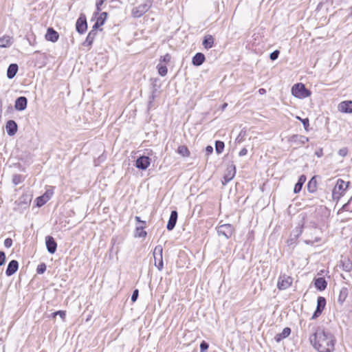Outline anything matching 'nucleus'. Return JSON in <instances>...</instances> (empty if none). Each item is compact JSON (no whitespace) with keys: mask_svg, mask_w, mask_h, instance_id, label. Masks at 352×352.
<instances>
[{"mask_svg":"<svg viewBox=\"0 0 352 352\" xmlns=\"http://www.w3.org/2000/svg\"><path fill=\"white\" fill-rule=\"evenodd\" d=\"M309 340L318 352H332L334 350L333 336L321 328H318L309 337Z\"/></svg>","mask_w":352,"mask_h":352,"instance_id":"obj_1","label":"nucleus"},{"mask_svg":"<svg viewBox=\"0 0 352 352\" xmlns=\"http://www.w3.org/2000/svg\"><path fill=\"white\" fill-rule=\"evenodd\" d=\"M292 94L296 98L302 99L309 97L311 91L302 83H297L292 87Z\"/></svg>","mask_w":352,"mask_h":352,"instance_id":"obj_2","label":"nucleus"},{"mask_svg":"<svg viewBox=\"0 0 352 352\" xmlns=\"http://www.w3.org/2000/svg\"><path fill=\"white\" fill-rule=\"evenodd\" d=\"M349 186V182L339 179L332 190V197L333 199H339L342 196Z\"/></svg>","mask_w":352,"mask_h":352,"instance_id":"obj_3","label":"nucleus"},{"mask_svg":"<svg viewBox=\"0 0 352 352\" xmlns=\"http://www.w3.org/2000/svg\"><path fill=\"white\" fill-rule=\"evenodd\" d=\"M153 1L151 0H146L143 3L140 5L138 7L134 8L132 10V16L135 18H139L142 16L144 13H146L149 8L151 7Z\"/></svg>","mask_w":352,"mask_h":352,"instance_id":"obj_4","label":"nucleus"},{"mask_svg":"<svg viewBox=\"0 0 352 352\" xmlns=\"http://www.w3.org/2000/svg\"><path fill=\"white\" fill-rule=\"evenodd\" d=\"M162 252L163 248L161 245H157L153 251L155 265L160 271H161L163 269L164 266Z\"/></svg>","mask_w":352,"mask_h":352,"instance_id":"obj_5","label":"nucleus"},{"mask_svg":"<svg viewBox=\"0 0 352 352\" xmlns=\"http://www.w3.org/2000/svg\"><path fill=\"white\" fill-rule=\"evenodd\" d=\"M293 282V278L286 274H281L278 280L277 287L280 290L289 288Z\"/></svg>","mask_w":352,"mask_h":352,"instance_id":"obj_6","label":"nucleus"},{"mask_svg":"<svg viewBox=\"0 0 352 352\" xmlns=\"http://www.w3.org/2000/svg\"><path fill=\"white\" fill-rule=\"evenodd\" d=\"M219 235L225 236L226 239H229L234 233V228L231 224H223L217 228Z\"/></svg>","mask_w":352,"mask_h":352,"instance_id":"obj_7","label":"nucleus"},{"mask_svg":"<svg viewBox=\"0 0 352 352\" xmlns=\"http://www.w3.org/2000/svg\"><path fill=\"white\" fill-rule=\"evenodd\" d=\"M325 305L326 299L322 296H319L317 300V307L313 316H311V319H316L318 318L322 312Z\"/></svg>","mask_w":352,"mask_h":352,"instance_id":"obj_8","label":"nucleus"},{"mask_svg":"<svg viewBox=\"0 0 352 352\" xmlns=\"http://www.w3.org/2000/svg\"><path fill=\"white\" fill-rule=\"evenodd\" d=\"M151 164V159L148 156H140L135 161V166L140 170H146Z\"/></svg>","mask_w":352,"mask_h":352,"instance_id":"obj_9","label":"nucleus"},{"mask_svg":"<svg viewBox=\"0 0 352 352\" xmlns=\"http://www.w3.org/2000/svg\"><path fill=\"white\" fill-rule=\"evenodd\" d=\"M87 24L86 16L84 14H80L76 23V30L80 33L82 34L87 30Z\"/></svg>","mask_w":352,"mask_h":352,"instance_id":"obj_10","label":"nucleus"},{"mask_svg":"<svg viewBox=\"0 0 352 352\" xmlns=\"http://www.w3.org/2000/svg\"><path fill=\"white\" fill-rule=\"evenodd\" d=\"M236 174V169L234 165L232 164L228 166L226 169V173L223 177V180L222 183L223 185L228 184L230 181H231Z\"/></svg>","mask_w":352,"mask_h":352,"instance_id":"obj_11","label":"nucleus"},{"mask_svg":"<svg viewBox=\"0 0 352 352\" xmlns=\"http://www.w3.org/2000/svg\"><path fill=\"white\" fill-rule=\"evenodd\" d=\"M309 141V138L302 135H293L289 138V142L296 144V146H300Z\"/></svg>","mask_w":352,"mask_h":352,"instance_id":"obj_12","label":"nucleus"},{"mask_svg":"<svg viewBox=\"0 0 352 352\" xmlns=\"http://www.w3.org/2000/svg\"><path fill=\"white\" fill-rule=\"evenodd\" d=\"M339 111L346 113H352V100L341 102L338 107Z\"/></svg>","mask_w":352,"mask_h":352,"instance_id":"obj_13","label":"nucleus"},{"mask_svg":"<svg viewBox=\"0 0 352 352\" xmlns=\"http://www.w3.org/2000/svg\"><path fill=\"white\" fill-rule=\"evenodd\" d=\"M45 244L47 251L50 254H54L56 252L57 243L52 236H47L45 237Z\"/></svg>","mask_w":352,"mask_h":352,"instance_id":"obj_14","label":"nucleus"},{"mask_svg":"<svg viewBox=\"0 0 352 352\" xmlns=\"http://www.w3.org/2000/svg\"><path fill=\"white\" fill-rule=\"evenodd\" d=\"M19 263L16 260H12L7 267L6 274L8 276H10L14 274L18 270Z\"/></svg>","mask_w":352,"mask_h":352,"instance_id":"obj_15","label":"nucleus"},{"mask_svg":"<svg viewBox=\"0 0 352 352\" xmlns=\"http://www.w3.org/2000/svg\"><path fill=\"white\" fill-rule=\"evenodd\" d=\"M27 98L24 96H21L16 100L14 108L18 111H23L27 107Z\"/></svg>","mask_w":352,"mask_h":352,"instance_id":"obj_16","label":"nucleus"},{"mask_svg":"<svg viewBox=\"0 0 352 352\" xmlns=\"http://www.w3.org/2000/svg\"><path fill=\"white\" fill-rule=\"evenodd\" d=\"M177 212L176 210H173L170 213V216L169 217L166 228L168 230H172L177 223Z\"/></svg>","mask_w":352,"mask_h":352,"instance_id":"obj_17","label":"nucleus"},{"mask_svg":"<svg viewBox=\"0 0 352 352\" xmlns=\"http://www.w3.org/2000/svg\"><path fill=\"white\" fill-rule=\"evenodd\" d=\"M17 124L14 120H8L6 123V131L9 135H14L17 131Z\"/></svg>","mask_w":352,"mask_h":352,"instance_id":"obj_18","label":"nucleus"},{"mask_svg":"<svg viewBox=\"0 0 352 352\" xmlns=\"http://www.w3.org/2000/svg\"><path fill=\"white\" fill-rule=\"evenodd\" d=\"M58 34L53 28H49L45 34V38L47 41L51 42H56L58 38Z\"/></svg>","mask_w":352,"mask_h":352,"instance_id":"obj_19","label":"nucleus"},{"mask_svg":"<svg viewBox=\"0 0 352 352\" xmlns=\"http://www.w3.org/2000/svg\"><path fill=\"white\" fill-rule=\"evenodd\" d=\"M205 61V56L204 54L198 52L197 53L192 59V63L195 66H200Z\"/></svg>","mask_w":352,"mask_h":352,"instance_id":"obj_20","label":"nucleus"},{"mask_svg":"<svg viewBox=\"0 0 352 352\" xmlns=\"http://www.w3.org/2000/svg\"><path fill=\"white\" fill-rule=\"evenodd\" d=\"M18 69H19V67H18L17 64H16V63L10 64L7 70V77L9 79L13 78L16 76V74L18 72Z\"/></svg>","mask_w":352,"mask_h":352,"instance_id":"obj_21","label":"nucleus"},{"mask_svg":"<svg viewBox=\"0 0 352 352\" xmlns=\"http://www.w3.org/2000/svg\"><path fill=\"white\" fill-rule=\"evenodd\" d=\"M291 333V329L289 327H285L283 329L281 333H278L274 337V339L276 342H279L283 339L288 337L289 334Z\"/></svg>","mask_w":352,"mask_h":352,"instance_id":"obj_22","label":"nucleus"},{"mask_svg":"<svg viewBox=\"0 0 352 352\" xmlns=\"http://www.w3.org/2000/svg\"><path fill=\"white\" fill-rule=\"evenodd\" d=\"M305 181H306L305 175H300L298 179V182L296 184V185L294 186V193H298L301 190L302 185L304 184Z\"/></svg>","mask_w":352,"mask_h":352,"instance_id":"obj_23","label":"nucleus"},{"mask_svg":"<svg viewBox=\"0 0 352 352\" xmlns=\"http://www.w3.org/2000/svg\"><path fill=\"white\" fill-rule=\"evenodd\" d=\"M314 284H315L316 287L320 291L324 290L326 289L327 285L326 280L323 278H316L315 280Z\"/></svg>","mask_w":352,"mask_h":352,"instance_id":"obj_24","label":"nucleus"},{"mask_svg":"<svg viewBox=\"0 0 352 352\" xmlns=\"http://www.w3.org/2000/svg\"><path fill=\"white\" fill-rule=\"evenodd\" d=\"M347 295H348L347 289L342 288L340 292V294H339V296L338 298V302L340 304H342L344 302V301L346 300Z\"/></svg>","mask_w":352,"mask_h":352,"instance_id":"obj_25","label":"nucleus"},{"mask_svg":"<svg viewBox=\"0 0 352 352\" xmlns=\"http://www.w3.org/2000/svg\"><path fill=\"white\" fill-rule=\"evenodd\" d=\"M177 153L183 157H188L190 155V151L188 148L184 145H182L178 147Z\"/></svg>","mask_w":352,"mask_h":352,"instance_id":"obj_26","label":"nucleus"},{"mask_svg":"<svg viewBox=\"0 0 352 352\" xmlns=\"http://www.w3.org/2000/svg\"><path fill=\"white\" fill-rule=\"evenodd\" d=\"M316 180L315 177H312L307 184V189L309 192H314L316 190Z\"/></svg>","mask_w":352,"mask_h":352,"instance_id":"obj_27","label":"nucleus"},{"mask_svg":"<svg viewBox=\"0 0 352 352\" xmlns=\"http://www.w3.org/2000/svg\"><path fill=\"white\" fill-rule=\"evenodd\" d=\"M144 225L137 227L135 230V236L136 237H146L147 233L144 230Z\"/></svg>","mask_w":352,"mask_h":352,"instance_id":"obj_28","label":"nucleus"},{"mask_svg":"<svg viewBox=\"0 0 352 352\" xmlns=\"http://www.w3.org/2000/svg\"><path fill=\"white\" fill-rule=\"evenodd\" d=\"M24 180V177H23L21 175L15 174L13 175L12 177V183L14 185H18L21 183H22Z\"/></svg>","mask_w":352,"mask_h":352,"instance_id":"obj_29","label":"nucleus"},{"mask_svg":"<svg viewBox=\"0 0 352 352\" xmlns=\"http://www.w3.org/2000/svg\"><path fill=\"white\" fill-rule=\"evenodd\" d=\"M224 148V142L221 141H216L215 142V151L218 154L223 152Z\"/></svg>","mask_w":352,"mask_h":352,"instance_id":"obj_30","label":"nucleus"},{"mask_svg":"<svg viewBox=\"0 0 352 352\" xmlns=\"http://www.w3.org/2000/svg\"><path fill=\"white\" fill-rule=\"evenodd\" d=\"M158 74L161 76H165L167 74L168 69L166 66L159 64L157 66Z\"/></svg>","mask_w":352,"mask_h":352,"instance_id":"obj_31","label":"nucleus"},{"mask_svg":"<svg viewBox=\"0 0 352 352\" xmlns=\"http://www.w3.org/2000/svg\"><path fill=\"white\" fill-rule=\"evenodd\" d=\"M96 33H97V31H96L95 30H91L87 37V39H86V41L88 42V44H91L94 41V39L96 35Z\"/></svg>","mask_w":352,"mask_h":352,"instance_id":"obj_32","label":"nucleus"},{"mask_svg":"<svg viewBox=\"0 0 352 352\" xmlns=\"http://www.w3.org/2000/svg\"><path fill=\"white\" fill-rule=\"evenodd\" d=\"M15 204L19 207L22 208H28L29 206V201L25 200H22V197H21L19 200L16 201Z\"/></svg>","mask_w":352,"mask_h":352,"instance_id":"obj_33","label":"nucleus"},{"mask_svg":"<svg viewBox=\"0 0 352 352\" xmlns=\"http://www.w3.org/2000/svg\"><path fill=\"white\" fill-rule=\"evenodd\" d=\"M48 200L43 195L36 198V205L38 207L43 206Z\"/></svg>","mask_w":352,"mask_h":352,"instance_id":"obj_34","label":"nucleus"},{"mask_svg":"<svg viewBox=\"0 0 352 352\" xmlns=\"http://www.w3.org/2000/svg\"><path fill=\"white\" fill-rule=\"evenodd\" d=\"M54 194V187L50 186L45 192L43 195L49 201Z\"/></svg>","mask_w":352,"mask_h":352,"instance_id":"obj_35","label":"nucleus"},{"mask_svg":"<svg viewBox=\"0 0 352 352\" xmlns=\"http://www.w3.org/2000/svg\"><path fill=\"white\" fill-rule=\"evenodd\" d=\"M296 119L299 120L300 121H301V123H302L303 124V126L305 128V129L306 131H308V128L309 126V119L308 118H305V119H302L299 116H296Z\"/></svg>","mask_w":352,"mask_h":352,"instance_id":"obj_36","label":"nucleus"},{"mask_svg":"<svg viewBox=\"0 0 352 352\" xmlns=\"http://www.w3.org/2000/svg\"><path fill=\"white\" fill-rule=\"evenodd\" d=\"M107 17V12H102L100 14V16L98 17L96 21H98L99 23L103 25Z\"/></svg>","mask_w":352,"mask_h":352,"instance_id":"obj_37","label":"nucleus"},{"mask_svg":"<svg viewBox=\"0 0 352 352\" xmlns=\"http://www.w3.org/2000/svg\"><path fill=\"white\" fill-rule=\"evenodd\" d=\"M214 38L211 35H206L202 42V44H213Z\"/></svg>","mask_w":352,"mask_h":352,"instance_id":"obj_38","label":"nucleus"},{"mask_svg":"<svg viewBox=\"0 0 352 352\" xmlns=\"http://www.w3.org/2000/svg\"><path fill=\"white\" fill-rule=\"evenodd\" d=\"M46 270V265L45 263H41L36 268V272L39 274H43Z\"/></svg>","mask_w":352,"mask_h":352,"instance_id":"obj_39","label":"nucleus"},{"mask_svg":"<svg viewBox=\"0 0 352 352\" xmlns=\"http://www.w3.org/2000/svg\"><path fill=\"white\" fill-rule=\"evenodd\" d=\"M170 59H171L170 55L169 54H166L164 56H161L160 60V62H164V63H168L170 61Z\"/></svg>","mask_w":352,"mask_h":352,"instance_id":"obj_40","label":"nucleus"},{"mask_svg":"<svg viewBox=\"0 0 352 352\" xmlns=\"http://www.w3.org/2000/svg\"><path fill=\"white\" fill-rule=\"evenodd\" d=\"M280 54L279 50H275L273 52H272L270 55V58L272 60H275L278 58V55Z\"/></svg>","mask_w":352,"mask_h":352,"instance_id":"obj_41","label":"nucleus"},{"mask_svg":"<svg viewBox=\"0 0 352 352\" xmlns=\"http://www.w3.org/2000/svg\"><path fill=\"white\" fill-rule=\"evenodd\" d=\"M343 268L345 271L350 272L352 270V263L348 261L346 263H343Z\"/></svg>","mask_w":352,"mask_h":352,"instance_id":"obj_42","label":"nucleus"},{"mask_svg":"<svg viewBox=\"0 0 352 352\" xmlns=\"http://www.w3.org/2000/svg\"><path fill=\"white\" fill-rule=\"evenodd\" d=\"M208 347H209L208 344L206 342H205V341H202V342L200 344V351H201V352L206 351L208 349Z\"/></svg>","mask_w":352,"mask_h":352,"instance_id":"obj_43","label":"nucleus"},{"mask_svg":"<svg viewBox=\"0 0 352 352\" xmlns=\"http://www.w3.org/2000/svg\"><path fill=\"white\" fill-rule=\"evenodd\" d=\"M106 0H98L96 1V10H97V14L101 10V6H102V4L104 3V2Z\"/></svg>","mask_w":352,"mask_h":352,"instance_id":"obj_44","label":"nucleus"},{"mask_svg":"<svg viewBox=\"0 0 352 352\" xmlns=\"http://www.w3.org/2000/svg\"><path fill=\"white\" fill-rule=\"evenodd\" d=\"M11 43L10 36H3L0 38V44H9Z\"/></svg>","mask_w":352,"mask_h":352,"instance_id":"obj_45","label":"nucleus"},{"mask_svg":"<svg viewBox=\"0 0 352 352\" xmlns=\"http://www.w3.org/2000/svg\"><path fill=\"white\" fill-rule=\"evenodd\" d=\"M347 153H348V149L347 148H342L339 150L338 151V154L342 156V157H344L347 155Z\"/></svg>","mask_w":352,"mask_h":352,"instance_id":"obj_46","label":"nucleus"},{"mask_svg":"<svg viewBox=\"0 0 352 352\" xmlns=\"http://www.w3.org/2000/svg\"><path fill=\"white\" fill-rule=\"evenodd\" d=\"M6 261V254L3 252L0 251V266L3 265Z\"/></svg>","mask_w":352,"mask_h":352,"instance_id":"obj_47","label":"nucleus"},{"mask_svg":"<svg viewBox=\"0 0 352 352\" xmlns=\"http://www.w3.org/2000/svg\"><path fill=\"white\" fill-rule=\"evenodd\" d=\"M59 316L60 318H64L65 317V312L63 311H58L53 313V317Z\"/></svg>","mask_w":352,"mask_h":352,"instance_id":"obj_48","label":"nucleus"},{"mask_svg":"<svg viewBox=\"0 0 352 352\" xmlns=\"http://www.w3.org/2000/svg\"><path fill=\"white\" fill-rule=\"evenodd\" d=\"M12 240L10 239V238H7L5 241H4V245L5 247L9 248L12 246Z\"/></svg>","mask_w":352,"mask_h":352,"instance_id":"obj_49","label":"nucleus"},{"mask_svg":"<svg viewBox=\"0 0 352 352\" xmlns=\"http://www.w3.org/2000/svg\"><path fill=\"white\" fill-rule=\"evenodd\" d=\"M138 293H139V292H138V289H135V290L133 291V294H132V296H131V300H132L133 302H135V301H136V300H137L138 297Z\"/></svg>","mask_w":352,"mask_h":352,"instance_id":"obj_50","label":"nucleus"},{"mask_svg":"<svg viewBox=\"0 0 352 352\" xmlns=\"http://www.w3.org/2000/svg\"><path fill=\"white\" fill-rule=\"evenodd\" d=\"M213 152V148L212 146H207L206 148V153L207 155H210Z\"/></svg>","mask_w":352,"mask_h":352,"instance_id":"obj_51","label":"nucleus"},{"mask_svg":"<svg viewBox=\"0 0 352 352\" xmlns=\"http://www.w3.org/2000/svg\"><path fill=\"white\" fill-rule=\"evenodd\" d=\"M102 25V24L99 23L98 21H96L92 27V30H95L96 31L98 30V29Z\"/></svg>","mask_w":352,"mask_h":352,"instance_id":"obj_52","label":"nucleus"},{"mask_svg":"<svg viewBox=\"0 0 352 352\" xmlns=\"http://www.w3.org/2000/svg\"><path fill=\"white\" fill-rule=\"evenodd\" d=\"M248 150L245 148H242L239 152L240 156H244L247 154Z\"/></svg>","mask_w":352,"mask_h":352,"instance_id":"obj_53","label":"nucleus"},{"mask_svg":"<svg viewBox=\"0 0 352 352\" xmlns=\"http://www.w3.org/2000/svg\"><path fill=\"white\" fill-rule=\"evenodd\" d=\"M135 220H136L138 222H140V223H142L143 225H145V223H145V221H141V220H140V217L136 216V217H135Z\"/></svg>","mask_w":352,"mask_h":352,"instance_id":"obj_54","label":"nucleus"},{"mask_svg":"<svg viewBox=\"0 0 352 352\" xmlns=\"http://www.w3.org/2000/svg\"><path fill=\"white\" fill-rule=\"evenodd\" d=\"M258 93L261 94V95H263V94H265L266 93V91L265 89H263V88H261L259 89L258 90Z\"/></svg>","mask_w":352,"mask_h":352,"instance_id":"obj_55","label":"nucleus"},{"mask_svg":"<svg viewBox=\"0 0 352 352\" xmlns=\"http://www.w3.org/2000/svg\"><path fill=\"white\" fill-rule=\"evenodd\" d=\"M227 106H228V104H227V103H224V104H222V106H221V109L222 111H224V110L226 109V108L227 107Z\"/></svg>","mask_w":352,"mask_h":352,"instance_id":"obj_56","label":"nucleus"},{"mask_svg":"<svg viewBox=\"0 0 352 352\" xmlns=\"http://www.w3.org/2000/svg\"><path fill=\"white\" fill-rule=\"evenodd\" d=\"M311 330L315 329V326L310 324H309V328H311Z\"/></svg>","mask_w":352,"mask_h":352,"instance_id":"obj_57","label":"nucleus"},{"mask_svg":"<svg viewBox=\"0 0 352 352\" xmlns=\"http://www.w3.org/2000/svg\"><path fill=\"white\" fill-rule=\"evenodd\" d=\"M347 206H348V204H344V205L343 206V209L346 210H347V209H346Z\"/></svg>","mask_w":352,"mask_h":352,"instance_id":"obj_58","label":"nucleus"},{"mask_svg":"<svg viewBox=\"0 0 352 352\" xmlns=\"http://www.w3.org/2000/svg\"><path fill=\"white\" fill-rule=\"evenodd\" d=\"M212 45H205L206 48V49H208V48H210Z\"/></svg>","mask_w":352,"mask_h":352,"instance_id":"obj_59","label":"nucleus"},{"mask_svg":"<svg viewBox=\"0 0 352 352\" xmlns=\"http://www.w3.org/2000/svg\"><path fill=\"white\" fill-rule=\"evenodd\" d=\"M0 46H1V47H7L8 45H0Z\"/></svg>","mask_w":352,"mask_h":352,"instance_id":"obj_60","label":"nucleus"},{"mask_svg":"<svg viewBox=\"0 0 352 352\" xmlns=\"http://www.w3.org/2000/svg\"><path fill=\"white\" fill-rule=\"evenodd\" d=\"M350 15L352 16V7L351 8V13H350Z\"/></svg>","mask_w":352,"mask_h":352,"instance_id":"obj_61","label":"nucleus"}]
</instances>
